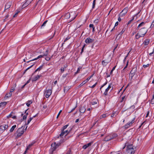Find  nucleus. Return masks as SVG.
I'll return each instance as SVG.
<instances>
[{"mask_svg":"<svg viewBox=\"0 0 154 154\" xmlns=\"http://www.w3.org/2000/svg\"><path fill=\"white\" fill-rule=\"evenodd\" d=\"M64 70H65V69H64V67H62L60 69V70H61V73H63L64 71Z\"/></svg>","mask_w":154,"mask_h":154,"instance_id":"obj_46","label":"nucleus"},{"mask_svg":"<svg viewBox=\"0 0 154 154\" xmlns=\"http://www.w3.org/2000/svg\"><path fill=\"white\" fill-rule=\"evenodd\" d=\"M33 0H27L22 5V8H24L29 5Z\"/></svg>","mask_w":154,"mask_h":154,"instance_id":"obj_9","label":"nucleus"},{"mask_svg":"<svg viewBox=\"0 0 154 154\" xmlns=\"http://www.w3.org/2000/svg\"><path fill=\"white\" fill-rule=\"evenodd\" d=\"M7 104L6 102H3L0 103V107L3 108L5 107Z\"/></svg>","mask_w":154,"mask_h":154,"instance_id":"obj_20","label":"nucleus"},{"mask_svg":"<svg viewBox=\"0 0 154 154\" xmlns=\"http://www.w3.org/2000/svg\"><path fill=\"white\" fill-rule=\"evenodd\" d=\"M117 135L116 134H109L106 137L103 139V140L105 141H109L112 139H114Z\"/></svg>","mask_w":154,"mask_h":154,"instance_id":"obj_3","label":"nucleus"},{"mask_svg":"<svg viewBox=\"0 0 154 154\" xmlns=\"http://www.w3.org/2000/svg\"><path fill=\"white\" fill-rule=\"evenodd\" d=\"M121 17H122V16H120V15L119 14V18H118V20L119 21H121Z\"/></svg>","mask_w":154,"mask_h":154,"instance_id":"obj_56","label":"nucleus"},{"mask_svg":"<svg viewBox=\"0 0 154 154\" xmlns=\"http://www.w3.org/2000/svg\"><path fill=\"white\" fill-rule=\"evenodd\" d=\"M70 131H68V130L65 131V130H64L63 131H62L61 132L60 135V137L63 136L66 133H67V134L65 135V139H63L62 141L61 142V143L63 142L66 140L68 139L69 137H71V136H68V134L69 133Z\"/></svg>","mask_w":154,"mask_h":154,"instance_id":"obj_2","label":"nucleus"},{"mask_svg":"<svg viewBox=\"0 0 154 154\" xmlns=\"http://www.w3.org/2000/svg\"><path fill=\"white\" fill-rule=\"evenodd\" d=\"M107 83V82H106L103 85L100 87V89L101 90V88H102L104 86H105Z\"/></svg>","mask_w":154,"mask_h":154,"instance_id":"obj_51","label":"nucleus"},{"mask_svg":"<svg viewBox=\"0 0 154 154\" xmlns=\"http://www.w3.org/2000/svg\"><path fill=\"white\" fill-rule=\"evenodd\" d=\"M68 125H65L62 128L61 131H63L65 130L66 128H67V127L68 126Z\"/></svg>","mask_w":154,"mask_h":154,"instance_id":"obj_34","label":"nucleus"},{"mask_svg":"<svg viewBox=\"0 0 154 154\" xmlns=\"http://www.w3.org/2000/svg\"><path fill=\"white\" fill-rule=\"evenodd\" d=\"M27 128V127H26L25 129H24V128H23V127L19 128L17 130L18 134L16 137L18 138L20 137L23 134L24 131H26Z\"/></svg>","mask_w":154,"mask_h":154,"instance_id":"obj_5","label":"nucleus"},{"mask_svg":"<svg viewBox=\"0 0 154 154\" xmlns=\"http://www.w3.org/2000/svg\"><path fill=\"white\" fill-rule=\"evenodd\" d=\"M135 108V106L134 105H132L131 106L130 108H132L133 109H134Z\"/></svg>","mask_w":154,"mask_h":154,"instance_id":"obj_62","label":"nucleus"},{"mask_svg":"<svg viewBox=\"0 0 154 154\" xmlns=\"http://www.w3.org/2000/svg\"><path fill=\"white\" fill-rule=\"evenodd\" d=\"M86 110L85 107V106H81L80 108L79 111L81 113H84Z\"/></svg>","mask_w":154,"mask_h":154,"instance_id":"obj_12","label":"nucleus"},{"mask_svg":"<svg viewBox=\"0 0 154 154\" xmlns=\"http://www.w3.org/2000/svg\"><path fill=\"white\" fill-rule=\"evenodd\" d=\"M16 127V125H14L11 128V129H10V131L11 132H12L14 130L15 128Z\"/></svg>","mask_w":154,"mask_h":154,"instance_id":"obj_30","label":"nucleus"},{"mask_svg":"<svg viewBox=\"0 0 154 154\" xmlns=\"http://www.w3.org/2000/svg\"><path fill=\"white\" fill-rule=\"evenodd\" d=\"M154 53V48H153V49L152 52L151 53H150L149 54L150 56H151L152 55V54H153Z\"/></svg>","mask_w":154,"mask_h":154,"instance_id":"obj_54","label":"nucleus"},{"mask_svg":"<svg viewBox=\"0 0 154 154\" xmlns=\"http://www.w3.org/2000/svg\"><path fill=\"white\" fill-rule=\"evenodd\" d=\"M34 65V64H33V65H31V66H30V67H28V68H27L24 71V73H25L31 67H32L33 65Z\"/></svg>","mask_w":154,"mask_h":154,"instance_id":"obj_37","label":"nucleus"},{"mask_svg":"<svg viewBox=\"0 0 154 154\" xmlns=\"http://www.w3.org/2000/svg\"><path fill=\"white\" fill-rule=\"evenodd\" d=\"M98 22V19H96V20H95L94 21V23L97 24Z\"/></svg>","mask_w":154,"mask_h":154,"instance_id":"obj_53","label":"nucleus"},{"mask_svg":"<svg viewBox=\"0 0 154 154\" xmlns=\"http://www.w3.org/2000/svg\"><path fill=\"white\" fill-rule=\"evenodd\" d=\"M144 24H145V23L144 22H141L140 23L139 25H138V27L137 28V29H140V27H141V26H143L144 25Z\"/></svg>","mask_w":154,"mask_h":154,"instance_id":"obj_26","label":"nucleus"},{"mask_svg":"<svg viewBox=\"0 0 154 154\" xmlns=\"http://www.w3.org/2000/svg\"><path fill=\"white\" fill-rule=\"evenodd\" d=\"M134 69H132L130 71V74L131 75V78H132L133 76L135 75V72H133Z\"/></svg>","mask_w":154,"mask_h":154,"instance_id":"obj_27","label":"nucleus"},{"mask_svg":"<svg viewBox=\"0 0 154 154\" xmlns=\"http://www.w3.org/2000/svg\"><path fill=\"white\" fill-rule=\"evenodd\" d=\"M92 142H90V143H88L87 144L84 145L83 146L82 148L83 149H87L88 147L91 146V144H92Z\"/></svg>","mask_w":154,"mask_h":154,"instance_id":"obj_13","label":"nucleus"},{"mask_svg":"<svg viewBox=\"0 0 154 154\" xmlns=\"http://www.w3.org/2000/svg\"><path fill=\"white\" fill-rule=\"evenodd\" d=\"M12 4V3L11 2H9L6 3L5 6V10L9 8Z\"/></svg>","mask_w":154,"mask_h":154,"instance_id":"obj_11","label":"nucleus"},{"mask_svg":"<svg viewBox=\"0 0 154 154\" xmlns=\"http://www.w3.org/2000/svg\"><path fill=\"white\" fill-rule=\"evenodd\" d=\"M84 47H82V50H81V54H82V52H83V51H84Z\"/></svg>","mask_w":154,"mask_h":154,"instance_id":"obj_64","label":"nucleus"},{"mask_svg":"<svg viewBox=\"0 0 154 154\" xmlns=\"http://www.w3.org/2000/svg\"><path fill=\"white\" fill-rule=\"evenodd\" d=\"M112 87V84H109L108 87L107 88H106L105 90V92H104L103 93V95L105 96H106L108 95V93L109 89L111 88Z\"/></svg>","mask_w":154,"mask_h":154,"instance_id":"obj_10","label":"nucleus"},{"mask_svg":"<svg viewBox=\"0 0 154 154\" xmlns=\"http://www.w3.org/2000/svg\"><path fill=\"white\" fill-rule=\"evenodd\" d=\"M8 128V125L4 124L1 125L0 124V130L2 131V132H4L5 130H6Z\"/></svg>","mask_w":154,"mask_h":154,"instance_id":"obj_6","label":"nucleus"},{"mask_svg":"<svg viewBox=\"0 0 154 154\" xmlns=\"http://www.w3.org/2000/svg\"><path fill=\"white\" fill-rule=\"evenodd\" d=\"M44 56V55H40L39 56H38L37 58L34 59L32 60H31L28 61L27 62L28 63L30 61H33L34 60H37V59H39V58L43 57Z\"/></svg>","mask_w":154,"mask_h":154,"instance_id":"obj_19","label":"nucleus"},{"mask_svg":"<svg viewBox=\"0 0 154 154\" xmlns=\"http://www.w3.org/2000/svg\"><path fill=\"white\" fill-rule=\"evenodd\" d=\"M134 17H133L132 19L128 21V24H130L131 23V22L134 20Z\"/></svg>","mask_w":154,"mask_h":154,"instance_id":"obj_45","label":"nucleus"},{"mask_svg":"<svg viewBox=\"0 0 154 154\" xmlns=\"http://www.w3.org/2000/svg\"><path fill=\"white\" fill-rule=\"evenodd\" d=\"M27 109L25 111V113L26 114L23 116V120H25V119H26V118L28 114V113H26V112L27 111Z\"/></svg>","mask_w":154,"mask_h":154,"instance_id":"obj_24","label":"nucleus"},{"mask_svg":"<svg viewBox=\"0 0 154 154\" xmlns=\"http://www.w3.org/2000/svg\"><path fill=\"white\" fill-rule=\"evenodd\" d=\"M89 27H91L93 28V27H94L93 24H90L89 25Z\"/></svg>","mask_w":154,"mask_h":154,"instance_id":"obj_61","label":"nucleus"},{"mask_svg":"<svg viewBox=\"0 0 154 154\" xmlns=\"http://www.w3.org/2000/svg\"><path fill=\"white\" fill-rule=\"evenodd\" d=\"M20 12V11H17V12L13 16V17H16L17 16V14H18V13H19Z\"/></svg>","mask_w":154,"mask_h":154,"instance_id":"obj_42","label":"nucleus"},{"mask_svg":"<svg viewBox=\"0 0 154 154\" xmlns=\"http://www.w3.org/2000/svg\"><path fill=\"white\" fill-rule=\"evenodd\" d=\"M108 63V62H105V60H103L102 61V64L103 65H106L105 63Z\"/></svg>","mask_w":154,"mask_h":154,"instance_id":"obj_48","label":"nucleus"},{"mask_svg":"<svg viewBox=\"0 0 154 154\" xmlns=\"http://www.w3.org/2000/svg\"><path fill=\"white\" fill-rule=\"evenodd\" d=\"M128 61H127V63L126 65V66H125L124 67V68L123 69V70H124L126 68H127L128 65Z\"/></svg>","mask_w":154,"mask_h":154,"instance_id":"obj_44","label":"nucleus"},{"mask_svg":"<svg viewBox=\"0 0 154 154\" xmlns=\"http://www.w3.org/2000/svg\"><path fill=\"white\" fill-rule=\"evenodd\" d=\"M97 84V82H96L94 85L92 86L91 87L92 88H94L96 86Z\"/></svg>","mask_w":154,"mask_h":154,"instance_id":"obj_57","label":"nucleus"},{"mask_svg":"<svg viewBox=\"0 0 154 154\" xmlns=\"http://www.w3.org/2000/svg\"><path fill=\"white\" fill-rule=\"evenodd\" d=\"M32 103V102L31 100H28L27 103H26V105L28 107H29L30 105Z\"/></svg>","mask_w":154,"mask_h":154,"instance_id":"obj_31","label":"nucleus"},{"mask_svg":"<svg viewBox=\"0 0 154 154\" xmlns=\"http://www.w3.org/2000/svg\"><path fill=\"white\" fill-rule=\"evenodd\" d=\"M30 80H31V79H29V80H28V81L26 82L25 83V85H26V84H28V83H29L30 82Z\"/></svg>","mask_w":154,"mask_h":154,"instance_id":"obj_60","label":"nucleus"},{"mask_svg":"<svg viewBox=\"0 0 154 154\" xmlns=\"http://www.w3.org/2000/svg\"><path fill=\"white\" fill-rule=\"evenodd\" d=\"M76 107V106L75 107H74V108H73L71 110V111L69 112V113H71L73 111H74L75 109V108Z\"/></svg>","mask_w":154,"mask_h":154,"instance_id":"obj_52","label":"nucleus"},{"mask_svg":"<svg viewBox=\"0 0 154 154\" xmlns=\"http://www.w3.org/2000/svg\"><path fill=\"white\" fill-rule=\"evenodd\" d=\"M149 42V39H146L143 42V44L145 45H147Z\"/></svg>","mask_w":154,"mask_h":154,"instance_id":"obj_22","label":"nucleus"},{"mask_svg":"<svg viewBox=\"0 0 154 154\" xmlns=\"http://www.w3.org/2000/svg\"><path fill=\"white\" fill-rule=\"evenodd\" d=\"M128 11V8H125L123 9L122 12L119 14L120 16H122L123 17L126 14Z\"/></svg>","mask_w":154,"mask_h":154,"instance_id":"obj_7","label":"nucleus"},{"mask_svg":"<svg viewBox=\"0 0 154 154\" xmlns=\"http://www.w3.org/2000/svg\"><path fill=\"white\" fill-rule=\"evenodd\" d=\"M135 117H134V118L131 121V122H131V124L132 125L135 122Z\"/></svg>","mask_w":154,"mask_h":154,"instance_id":"obj_39","label":"nucleus"},{"mask_svg":"<svg viewBox=\"0 0 154 154\" xmlns=\"http://www.w3.org/2000/svg\"><path fill=\"white\" fill-rule=\"evenodd\" d=\"M97 100L96 99H93L91 102V103L92 105L97 104Z\"/></svg>","mask_w":154,"mask_h":154,"instance_id":"obj_14","label":"nucleus"},{"mask_svg":"<svg viewBox=\"0 0 154 154\" xmlns=\"http://www.w3.org/2000/svg\"><path fill=\"white\" fill-rule=\"evenodd\" d=\"M33 118L30 117L29 119H28L27 122V125H28L30 122V121Z\"/></svg>","mask_w":154,"mask_h":154,"instance_id":"obj_38","label":"nucleus"},{"mask_svg":"<svg viewBox=\"0 0 154 154\" xmlns=\"http://www.w3.org/2000/svg\"><path fill=\"white\" fill-rule=\"evenodd\" d=\"M96 0H94L93 3V6L92 8H94L95 7V4H96Z\"/></svg>","mask_w":154,"mask_h":154,"instance_id":"obj_40","label":"nucleus"},{"mask_svg":"<svg viewBox=\"0 0 154 154\" xmlns=\"http://www.w3.org/2000/svg\"><path fill=\"white\" fill-rule=\"evenodd\" d=\"M149 64H147L146 65H144L143 66V67H144V68H146V67H147L149 66Z\"/></svg>","mask_w":154,"mask_h":154,"instance_id":"obj_55","label":"nucleus"},{"mask_svg":"<svg viewBox=\"0 0 154 154\" xmlns=\"http://www.w3.org/2000/svg\"><path fill=\"white\" fill-rule=\"evenodd\" d=\"M147 29L145 27H143L140 29L139 31L136 36V38H139L140 37H142L145 35L147 32Z\"/></svg>","mask_w":154,"mask_h":154,"instance_id":"obj_1","label":"nucleus"},{"mask_svg":"<svg viewBox=\"0 0 154 154\" xmlns=\"http://www.w3.org/2000/svg\"><path fill=\"white\" fill-rule=\"evenodd\" d=\"M14 114V113L13 112H11V113L8 116H7V118H9L11 117Z\"/></svg>","mask_w":154,"mask_h":154,"instance_id":"obj_35","label":"nucleus"},{"mask_svg":"<svg viewBox=\"0 0 154 154\" xmlns=\"http://www.w3.org/2000/svg\"><path fill=\"white\" fill-rule=\"evenodd\" d=\"M48 50H47L46 51L44 55V56H47L48 54Z\"/></svg>","mask_w":154,"mask_h":154,"instance_id":"obj_58","label":"nucleus"},{"mask_svg":"<svg viewBox=\"0 0 154 154\" xmlns=\"http://www.w3.org/2000/svg\"><path fill=\"white\" fill-rule=\"evenodd\" d=\"M94 75V74H93L92 75H91L90 77H88V78H87V79H86L88 82L90 79L93 77V75Z\"/></svg>","mask_w":154,"mask_h":154,"instance_id":"obj_43","label":"nucleus"},{"mask_svg":"<svg viewBox=\"0 0 154 154\" xmlns=\"http://www.w3.org/2000/svg\"><path fill=\"white\" fill-rule=\"evenodd\" d=\"M15 90V88L14 87H12L10 90V92L12 93Z\"/></svg>","mask_w":154,"mask_h":154,"instance_id":"obj_41","label":"nucleus"},{"mask_svg":"<svg viewBox=\"0 0 154 154\" xmlns=\"http://www.w3.org/2000/svg\"><path fill=\"white\" fill-rule=\"evenodd\" d=\"M126 152L127 154H132L134 153V149L132 144L128 145L127 147Z\"/></svg>","mask_w":154,"mask_h":154,"instance_id":"obj_4","label":"nucleus"},{"mask_svg":"<svg viewBox=\"0 0 154 154\" xmlns=\"http://www.w3.org/2000/svg\"><path fill=\"white\" fill-rule=\"evenodd\" d=\"M151 103L152 104H154V95H153L151 101Z\"/></svg>","mask_w":154,"mask_h":154,"instance_id":"obj_36","label":"nucleus"},{"mask_svg":"<svg viewBox=\"0 0 154 154\" xmlns=\"http://www.w3.org/2000/svg\"><path fill=\"white\" fill-rule=\"evenodd\" d=\"M12 93L11 92H9L6 94L5 96V98H8L10 97H11L12 96Z\"/></svg>","mask_w":154,"mask_h":154,"instance_id":"obj_21","label":"nucleus"},{"mask_svg":"<svg viewBox=\"0 0 154 154\" xmlns=\"http://www.w3.org/2000/svg\"><path fill=\"white\" fill-rule=\"evenodd\" d=\"M41 76V75H38L36 76L35 77L32 79V81H35L37 80Z\"/></svg>","mask_w":154,"mask_h":154,"instance_id":"obj_16","label":"nucleus"},{"mask_svg":"<svg viewBox=\"0 0 154 154\" xmlns=\"http://www.w3.org/2000/svg\"><path fill=\"white\" fill-rule=\"evenodd\" d=\"M35 143V142H32L27 147L26 149V151H27Z\"/></svg>","mask_w":154,"mask_h":154,"instance_id":"obj_23","label":"nucleus"},{"mask_svg":"<svg viewBox=\"0 0 154 154\" xmlns=\"http://www.w3.org/2000/svg\"><path fill=\"white\" fill-rule=\"evenodd\" d=\"M126 100V97L125 96H124L122 97L120 101V102L122 103V102L124 101V104H125V101Z\"/></svg>","mask_w":154,"mask_h":154,"instance_id":"obj_17","label":"nucleus"},{"mask_svg":"<svg viewBox=\"0 0 154 154\" xmlns=\"http://www.w3.org/2000/svg\"><path fill=\"white\" fill-rule=\"evenodd\" d=\"M125 31V29H123L122 31H121V32H120L118 35L117 36V37H118V38H120V36L123 33V32H124Z\"/></svg>","mask_w":154,"mask_h":154,"instance_id":"obj_29","label":"nucleus"},{"mask_svg":"<svg viewBox=\"0 0 154 154\" xmlns=\"http://www.w3.org/2000/svg\"><path fill=\"white\" fill-rule=\"evenodd\" d=\"M132 126V124H131V122H128L127 123H126L124 126V127L125 128L127 129L131 126Z\"/></svg>","mask_w":154,"mask_h":154,"instance_id":"obj_15","label":"nucleus"},{"mask_svg":"<svg viewBox=\"0 0 154 154\" xmlns=\"http://www.w3.org/2000/svg\"><path fill=\"white\" fill-rule=\"evenodd\" d=\"M82 69L81 67H79L77 69V71L75 73V74H77Z\"/></svg>","mask_w":154,"mask_h":154,"instance_id":"obj_33","label":"nucleus"},{"mask_svg":"<svg viewBox=\"0 0 154 154\" xmlns=\"http://www.w3.org/2000/svg\"><path fill=\"white\" fill-rule=\"evenodd\" d=\"M52 93V91L51 90H46L45 92V96L47 98H48Z\"/></svg>","mask_w":154,"mask_h":154,"instance_id":"obj_8","label":"nucleus"},{"mask_svg":"<svg viewBox=\"0 0 154 154\" xmlns=\"http://www.w3.org/2000/svg\"><path fill=\"white\" fill-rule=\"evenodd\" d=\"M66 19H68L70 17V14L69 13H66L65 15Z\"/></svg>","mask_w":154,"mask_h":154,"instance_id":"obj_25","label":"nucleus"},{"mask_svg":"<svg viewBox=\"0 0 154 154\" xmlns=\"http://www.w3.org/2000/svg\"><path fill=\"white\" fill-rule=\"evenodd\" d=\"M94 41V39H85V42L86 43H92Z\"/></svg>","mask_w":154,"mask_h":154,"instance_id":"obj_18","label":"nucleus"},{"mask_svg":"<svg viewBox=\"0 0 154 154\" xmlns=\"http://www.w3.org/2000/svg\"><path fill=\"white\" fill-rule=\"evenodd\" d=\"M115 115V112H113V113H112L111 115V117H114V115Z\"/></svg>","mask_w":154,"mask_h":154,"instance_id":"obj_59","label":"nucleus"},{"mask_svg":"<svg viewBox=\"0 0 154 154\" xmlns=\"http://www.w3.org/2000/svg\"><path fill=\"white\" fill-rule=\"evenodd\" d=\"M106 114H103V115H102L101 116V118H105V117H106Z\"/></svg>","mask_w":154,"mask_h":154,"instance_id":"obj_50","label":"nucleus"},{"mask_svg":"<svg viewBox=\"0 0 154 154\" xmlns=\"http://www.w3.org/2000/svg\"><path fill=\"white\" fill-rule=\"evenodd\" d=\"M88 82V81L86 80H84V81H83L80 84V85L82 86L83 85H84L87 82Z\"/></svg>","mask_w":154,"mask_h":154,"instance_id":"obj_32","label":"nucleus"},{"mask_svg":"<svg viewBox=\"0 0 154 154\" xmlns=\"http://www.w3.org/2000/svg\"><path fill=\"white\" fill-rule=\"evenodd\" d=\"M43 68V65H42L39 66V68H37L34 72V73L38 71H40V70L42 69Z\"/></svg>","mask_w":154,"mask_h":154,"instance_id":"obj_28","label":"nucleus"},{"mask_svg":"<svg viewBox=\"0 0 154 154\" xmlns=\"http://www.w3.org/2000/svg\"><path fill=\"white\" fill-rule=\"evenodd\" d=\"M62 111V110H60V112H59V113H58V115H57V119L58 118L59 116H60V114L61 113V112Z\"/></svg>","mask_w":154,"mask_h":154,"instance_id":"obj_49","label":"nucleus"},{"mask_svg":"<svg viewBox=\"0 0 154 154\" xmlns=\"http://www.w3.org/2000/svg\"><path fill=\"white\" fill-rule=\"evenodd\" d=\"M48 21L47 20H46L45 21L44 23H43V24L42 25V26H41V27H42V26H44L45 25V24H46V23H47Z\"/></svg>","mask_w":154,"mask_h":154,"instance_id":"obj_47","label":"nucleus"},{"mask_svg":"<svg viewBox=\"0 0 154 154\" xmlns=\"http://www.w3.org/2000/svg\"><path fill=\"white\" fill-rule=\"evenodd\" d=\"M50 59V58L49 57H47L45 58L46 60L47 61L49 60Z\"/></svg>","mask_w":154,"mask_h":154,"instance_id":"obj_63","label":"nucleus"}]
</instances>
